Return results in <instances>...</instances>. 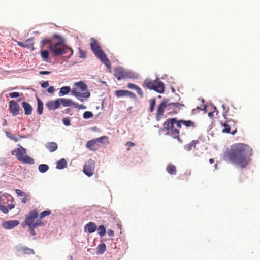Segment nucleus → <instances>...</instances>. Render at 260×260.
<instances>
[{
  "label": "nucleus",
  "mask_w": 260,
  "mask_h": 260,
  "mask_svg": "<svg viewBox=\"0 0 260 260\" xmlns=\"http://www.w3.org/2000/svg\"><path fill=\"white\" fill-rule=\"evenodd\" d=\"M9 109L12 116H15L19 114L20 106L16 101L11 100L9 102Z\"/></svg>",
  "instance_id": "nucleus-12"
},
{
  "label": "nucleus",
  "mask_w": 260,
  "mask_h": 260,
  "mask_svg": "<svg viewBox=\"0 0 260 260\" xmlns=\"http://www.w3.org/2000/svg\"><path fill=\"white\" fill-rule=\"evenodd\" d=\"M114 75L118 80L125 78L135 79L138 77V75L133 71L124 69L120 67H118L115 69Z\"/></svg>",
  "instance_id": "nucleus-7"
},
{
  "label": "nucleus",
  "mask_w": 260,
  "mask_h": 260,
  "mask_svg": "<svg viewBox=\"0 0 260 260\" xmlns=\"http://www.w3.org/2000/svg\"><path fill=\"white\" fill-rule=\"evenodd\" d=\"M5 197L8 200H9V198H12V196L9 194L6 195Z\"/></svg>",
  "instance_id": "nucleus-61"
},
{
  "label": "nucleus",
  "mask_w": 260,
  "mask_h": 260,
  "mask_svg": "<svg viewBox=\"0 0 260 260\" xmlns=\"http://www.w3.org/2000/svg\"><path fill=\"white\" fill-rule=\"evenodd\" d=\"M15 192L18 196H26V194L19 189H16Z\"/></svg>",
  "instance_id": "nucleus-50"
},
{
  "label": "nucleus",
  "mask_w": 260,
  "mask_h": 260,
  "mask_svg": "<svg viewBox=\"0 0 260 260\" xmlns=\"http://www.w3.org/2000/svg\"><path fill=\"white\" fill-rule=\"evenodd\" d=\"M54 90L55 89L53 86H50L47 89V92L49 93L52 94L54 93Z\"/></svg>",
  "instance_id": "nucleus-52"
},
{
  "label": "nucleus",
  "mask_w": 260,
  "mask_h": 260,
  "mask_svg": "<svg viewBox=\"0 0 260 260\" xmlns=\"http://www.w3.org/2000/svg\"><path fill=\"white\" fill-rule=\"evenodd\" d=\"M51 214V212L49 210H45L41 212L39 215V218L38 220H42L46 216H48Z\"/></svg>",
  "instance_id": "nucleus-38"
},
{
  "label": "nucleus",
  "mask_w": 260,
  "mask_h": 260,
  "mask_svg": "<svg viewBox=\"0 0 260 260\" xmlns=\"http://www.w3.org/2000/svg\"><path fill=\"white\" fill-rule=\"evenodd\" d=\"M81 91L77 87L72 88L71 90L72 94L81 102H83V100L81 98H87L90 95L89 92L81 93Z\"/></svg>",
  "instance_id": "nucleus-11"
},
{
  "label": "nucleus",
  "mask_w": 260,
  "mask_h": 260,
  "mask_svg": "<svg viewBox=\"0 0 260 260\" xmlns=\"http://www.w3.org/2000/svg\"><path fill=\"white\" fill-rule=\"evenodd\" d=\"M7 120H6L5 119L3 118V119H2V125L3 126H4L7 125Z\"/></svg>",
  "instance_id": "nucleus-56"
},
{
  "label": "nucleus",
  "mask_w": 260,
  "mask_h": 260,
  "mask_svg": "<svg viewBox=\"0 0 260 260\" xmlns=\"http://www.w3.org/2000/svg\"><path fill=\"white\" fill-rule=\"evenodd\" d=\"M127 145L129 146H133L134 145V144L132 142H129L127 143Z\"/></svg>",
  "instance_id": "nucleus-60"
},
{
  "label": "nucleus",
  "mask_w": 260,
  "mask_h": 260,
  "mask_svg": "<svg viewBox=\"0 0 260 260\" xmlns=\"http://www.w3.org/2000/svg\"><path fill=\"white\" fill-rule=\"evenodd\" d=\"M63 123L66 126H69L70 124V120L69 118H63L62 119Z\"/></svg>",
  "instance_id": "nucleus-44"
},
{
  "label": "nucleus",
  "mask_w": 260,
  "mask_h": 260,
  "mask_svg": "<svg viewBox=\"0 0 260 260\" xmlns=\"http://www.w3.org/2000/svg\"><path fill=\"white\" fill-rule=\"evenodd\" d=\"M71 91L70 86H63L60 89L58 95L60 96H62L68 94Z\"/></svg>",
  "instance_id": "nucleus-26"
},
{
  "label": "nucleus",
  "mask_w": 260,
  "mask_h": 260,
  "mask_svg": "<svg viewBox=\"0 0 260 260\" xmlns=\"http://www.w3.org/2000/svg\"><path fill=\"white\" fill-rule=\"evenodd\" d=\"M95 141H96L97 144H103L105 145H107L109 143V141L108 137L106 136H102L99 138L95 139Z\"/></svg>",
  "instance_id": "nucleus-28"
},
{
  "label": "nucleus",
  "mask_w": 260,
  "mask_h": 260,
  "mask_svg": "<svg viewBox=\"0 0 260 260\" xmlns=\"http://www.w3.org/2000/svg\"><path fill=\"white\" fill-rule=\"evenodd\" d=\"M51 73L49 71H41L40 72H39V74H41V75H49Z\"/></svg>",
  "instance_id": "nucleus-55"
},
{
  "label": "nucleus",
  "mask_w": 260,
  "mask_h": 260,
  "mask_svg": "<svg viewBox=\"0 0 260 260\" xmlns=\"http://www.w3.org/2000/svg\"><path fill=\"white\" fill-rule=\"evenodd\" d=\"M22 106L24 110L25 114L26 115H29L31 114L32 111V108L31 106L26 102H23Z\"/></svg>",
  "instance_id": "nucleus-20"
},
{
  "label": "nucleus",
  "mask_w": 260,
  "mask_h": 260,
  "mask_svg": "<svg viewBox=\"0 0 260 260\" xmlns=\"http://www.w3.org/2000/svg\"><path fill=\"white\" fill-rule=\"evenodd\" d=\"M180 124L184 125L187 128H194L196 126V123L191 120H180ZM180 127L181 125H180Z\"/></svg>",
  "instance_id": "nucleus-21"
},
{
  "label": "nucleus",
  "mask_w": 260,
  "mask_h": 260,
  "mask_svg": "<svg viewBox=\"0 0 260 260\" xmlns=\"http://www.w3.org/2000/svg\"><path fill=\"white\" fill-rule=\"evenodd\" d=\"M59 101L60 104L61 103L64 107L74 106V105H75V102L69 99L61 98L59 99Z\"/></svg>",
  "instance_id": "nucleus-19"
},
{
  "label": "nucleus",
  "mask_w": 260,
  "mask_h": 260,
  "mask_svg": "<svg viewBox=\"0 0 260 260\" xmlns=\"http://www.w3.org/2000/svg\"><path fill=\"white\" fill-rule=\"evenodd\" d=\"M252 153V149L249 145L237 143L232 145L230 149L224 152V159L243 169L250 162Z\"/></svg>",
  "instance_id": "nucleus-1"
},
{
  "label": "nucleus",
  "mask_w": 260,
  "mask_h": 260,
  "mask_svg": "<svg viewBox=\"0 0 260 260\" xmlns=\"http://www.w3.org/2000/svg\"><path fill=\"white\" fill-rule=\"evenodd\" d=\"M41 86L42 88H45L49 86L48 81H45L41 83Z\"/></svg>",
  "instance_id": "nucleus-53"
},
{
  "label": "nucleus",
  "mask_w": 260,
  "mask_h": 260,
  "mask_svg": "<svg viewBox=\"0 0 260 260\" xmlns=\"http://www.w3.org/2000/svg\"><path fill=\"white\" fill-rule=\"evenodd\" d=\"M127 87H128V88H129L131 89L136 90L138 87V86H137L133 83H129L127 85Z\"/></svg>",
  "instance_id": "nucleus-46"
},
{
  "label": "nucleus",
  "mask_w": 260,
  "mask_h": 260,
  "mask_svg": "<svg viewBox=\"0 0 260 260\" xmlns=\"http://www.w3.org/2000/svg\"><path fill=\"white\" fill-rule=\"evenodd\" d=\"M97 227L95 223L90 222L86 224L84 228V232H88L90 233H93L95 231Z\"/></svg>",
  "instance_id": "nucleus-18"
},
{
  "label": "nucleus",
  "mask_w": 260,
  "mask_h": 260,
  "mask_svg": "<svg viewBox=\"0 0 260 260\" xmlns=\"http://www.w3.org/2000/svg\"><path fill=\"white\" fill-rule=\"evenodd\" d=\"M33 40V38H30L27 40H26L25 42H17V44L19 46L27 48H31L32 51L34 50V48L33 47L34 43L32 42Z\"/></svg>",
  "instance_id": "nucleus-15"
},
{
  "label": "nucleus",
  "mask_w": 260,
  "mask_h": 260,
  "mask_svg": "<svg viewBox=\"0 0 260 260\" xmlns=\"http://www.w3.org/2000/svg\"><path fill=\"white\" fill-rule=\"evenodd\" d=\"M201 110H202V108L199 106L195 109H193L191 111L192 115L196 114L198 111H199Z\"/></svg>",
  "instance_id": "nucleus-49"
},
{
  "label": "nucleus",
  "mask_w": 260,
  "mask_h": 260,
  "mask_svg": "<svg viewBox=\"0 0 260 260\" xmlns=\"http://www.w3.org/2000/svg\"><path fill=\"white\" fill-rule=\"evenodd\" d=\"M167 172L171 174L174 175L176 173V169L175 166L170 164L166 167Z\"/></svg>",
  "instance_id": "nucleus-30"
},
{
  "label": "nucleus",
  "mask_w": 260,
  "mask_h": 260,
  "mask_svg": "<svg viewBox=\"0 0 260 260\" xmlns=\"http://www.w3.org/2000/svg\"><path fill=\"white\" fill-rule=\"evenodd\" d=\"M74 107L78 108L80 109H85L86 108V106L83 105H78L77 103H75V105H74Z\"/></svg>",
  "instance_id": "nucleus-48"
},
{
  "label": "nucleus",
  "mask_w": 260,
  "mask_h": 260,
  "mask_svg": "<svg viewBox=\"0 0 260 260\" xmlns=\"http://www.w3.org/2000/svg\"><path fill=\"white\" fill-rule=\"evenodd\" d=\"M37 103H38V106H37V113L39 115H41L43 113V103L42 102V101L39 99V98H37Z\"/></svg>",
  "instance_id": "nucleus-29"
},
{
  "label": "nucleus",
  "mask_w": 260,
  "mask_h": 260,
  "mask_svg": "<svg viewBox=\"0 0 260 260\" xmlns=\"http://www.w3.org/2000/svg\"><path fill=\"white\" fill-rule=\"evenodd\" d=\"M38 213L37 210H34L29 213L28 215L25 219V223L26 225L29 227V229L31 235L35 236L36 235L35 228L37 226L43 225V222L41 220H37L34 222L35 219L37 218Z\"/></svg>",
  "instance_id": "nucleus-4"
},
{
  "label": "nucleus",
  "mask_w": 260,
  "mask_h": 260,
  "mask_svg": "<svg viewBox=\"0 0 260 260\" xmlns=\"http://www.w3.org/2000/svg\"><path fill=\"white\" fill-rule=\"evenodd\" d=\"M67 166V162L64 158H61L59 161H58L56 163V168L57 169H63L65 168H66Z\"/></svg>",
  "instance_id": "nucleus-24"
},
{
  "label": "nucleus",
  "mask_w": 260,
  "mask_h": 260,
  "mask_svg": "<svg viewBox=\"0 0 260 260\" xmlns=\"http://www.w3.org/2000/svg\"><path fill=\"white\" fill-rule=\"evenodd\" d=\"M86 147L88 149L93 151H95L100 148V145L97 144V142L95 141V139H92L87 141L86 144Z\"/></svg>",
  "instance_id": "nucleus-16"
},
{
  "label": "nucleus",
  "mask_w": 260,
  "mask_h": 260,
  "mask_svg": "<svg viewBox=\"0 0 260 260\" xmlns=\"http://www.w3.org/2000/svg\"><path fill=\"white\" fill-rule=\"evenodd\" d=\"M198 143H199V140H193L190 143L184 145V148L186 151H190L193 148H195L196 144H197Z\"/></svg>",
  "instance_id": "nucleus-23"
},
{
  "label": "nucleus",
  "mask_w": 260,
  "mask_h": 260,
  "mask_svg": "<svg viewBox=\"0 0 260 260\" xmlns=\"http://www.w3.org/2000/svg\"><path fill=\"white\" fill-rule=\"evenodd\" d=\"M91 41L90 47L94 54L99 58L102 63H103L107 67L110 68V61L108 59L106 54L101 49L96 40L92 38H91Z\"/></svg>",
  "instance_id": "nucleus-5"
},
{
  "label": "nucleus",
  "mask_w": 260,
  "mask_h": 260,
  "mask_svg": "<svg viewBox=\"0 0 260 260\" xmlns=\"http://www.w3.org/2000/svg\"><path fill=\"white\" fill-rule=\"evenodd\" d=\"M59 99H57L56 100L49 101L46 104V107L49 110H55L57 109L60 106Z\"/></svg>",
  "instance_id": "nucleus-17"
},
{
  "label": "nucleus",
  "mask_w": 260,
  "mask_h": 260,
  "mask_svg": "<svg viewBox=\"0 0 260 260\" xmlns=\"http://www.w3.org/2000/svg\"><path fill=\"white\" fill-rule=\"evenodd\" d=\"M75 86L82 92L85 91L87 89V85L83 81H79L75 83Z\"/></svg>",
  "instance_id": "nucleus-25"
},
{
  "label": "nucleus",
  "mask_w": 260,
  "mask_h": 260,
  "mask_svg": "<svg viewBox=\"0 0 260 260\" xmlns=\"http://www.w3.org/2000/svg\"><path fill=\"white\" fill-rule=\"evenodd\" d=\"M44 44L49 43L48 49L54 56H59L63 54L67 53L68 52H71V54L68 58H70L73 54V50L65 45L62 41L57 42H50V40L44 39L42 41Z\"/></svg>",
  "instance_id": "nucleus-2"
},
{
  "label": "nucleus",
  "mask_w": 260,
  "mask_h": 260,
  "mask_svg": "<svg viewBox=\"0 0 260 260\" xmlns=\"http://www.w3.org/2000/svg\"><path fill=\"white\" fill-rule=\"evenodd\" d=\"M208 116L209 117H210V118H212L213 116V113L212 112H210L208 113Z\"/></svg>",
  "instance_id": "nucleus-59"
},
{
  "label": "nucleus",
  "mask_w": 260,
  "mask_h": 260,
  "mask_svg": "<svg viewBox=\"0 0 260 260\" xmlns=\"http://www.w3.org/2000/svg\"><path fill=\"white\" fill-rule=\"evenodd\" d=\"M14 207H15V205L14 204H11L8 205V206H7V208H8V209L9 210H11L13 208H14Z\"/></svg>",
  "instance_id": "nucleus-57"
},
{
  "label": "nucleus",
  "mask_w": 260,
  "mask_h": 260,
  "mask_svg": "<svg viewBox=\"0 0 260 260\" xmlns=\"http://www.w3.org/2000/svg\"><path fill=\"white\" fill-rule=\"evenodd\" d=\"M178 103L169 102L168 100H165L161 102L157 107V111L156 113V120L159 121L164 115L165 111L167 109L169 110L171 108L172 106H178Z\"/></svg>",
  "instance_id": "nucleus-8"
},
{
  "label": "nucleus",
  "mask_w": 260,
  "mask_h": 260,
  "mask_svg": "<svg viewBox=\"0 0 260 260\" xmlns=\"http://www.w3.org/2000/svg\"><path fill=\"white\" fill-rule=\"evenodd\" d=\"M23 251L25 254H34V251L32 249H30L28 247L23 248Z\"/></svg>",
  "instance_id": "nucleus-40"
},
{
  "label": "nucleus",
  "mask_w": 260,
  "mask_h": 260,
  "mask_svg": "<svg viewBox=\"0 0 260 260\" xmlns=\"http://www.w3.org/2000/svg\"><path fill=\"white\" fill-rule=\"evenodd\" d=\"M9 96L11 98H17L20 96V94L19 92H11L9 94Z\"/></svg>",
  "instance_id": "nucleus-45"
},
{
  "label": "nucleus",
  "mask_w": 260,
  "mask_h": 260,
  "mask_svg": "<svg viewBox=\"0 0 260 260\" xmlns=\"http://www.w3.org/2000/svg\"><path fill=\"white\" fill-rule=\"evenodd\" d=\"M126 96L129 97L132 99H136V95L132 92L127 90Z\"/></svg>",
  "instance_id": "nucleus-43"
},
{
  "label": "nucleus",
  "mask_w": 260,
  "mask_h": 260,
  "mask_svg": "<svg viewBox=\"0 0 260 260\" xmlns=\"http://www.w3.org/2000/svg\"><path fill=\"white\" fill-rule=\"evenodd\" d=\"M6 135L8 138H9L11 140H14L15 142L18 141V140L15 137H14L13 135L10 132H6Z\"/></svg>",
  "instance_id": "nucleus-41"
},
{
  "label": "nucleus",
  "mask_w": 260,
  "mask_h": 260,
  "mask_svg": "<svg viewBox=\"0 0 260 260\" xmlns=\"http://www.w3.org/2000/svg\"><path fill=\"white\" fill-rule=\"evenodd\" d=\"M209 162H210V164H213L214 162V160L212 158H211L209 159Z\"/></svg>",
  "instance_id": "nucleus-62"
},
{
  "label": "nucleus",
  "mask_w": 260,
  "mask_h": 260,
  "mask_svg": "<svg viewBox=\"0 0 260 260\" xmlns=\"http://www.w3.org/2000/svg\"><path fill=\"white\" fill-rule=\"evenodd\" d=\"M3 203L4 202L0 200V211L5 214L8 213L9 209L7 207L3 204Z\"/></svg>",
  "instance_id": "nucleus-37"
},
{
  "label": "nucleus",
  "mask_w": 260,
  "mask_h": 260,
  "mask_svg": "<svg viewBox=\"0 0 260 260\" xmlns=\"http://www.w3.org/2000/svg\"><path fill=\"white\" fill-rule=\"evenodd\" d=\"M49 169V167L46 164H41L38 167V170L40 173H44Z\"/></svg>",
  "instance_id": "nucleus-33"
},
{
  "label": "nucleus",
  "mask_w": 260,
  "mask_h": 260,
  "mask_svg": "<svg viewBox=\"0 0 260 260\" xmlns=\"http://www.w3.org/2000/svg\"><path fill=\"white\" fill-rule=\"evenodd\" d=\"M107 234L109 237H112L114 234V232L111 229H108L107 231Z\"/></svg>",
  "instance_id": "nucleus-51"
},
{
  "label": "nucleus",
  "mask_w": 260,
  "mask_h": 260,
  "mask_svg": "<svg viewBox=\"0 0 260 260\" xmlns=\"http://www.w3.org/2000/svg\"><path fill=\"white\" fill-rule=\"evenodd\" d=\"M226 113L227 112L223 114V116L226 119V121L223 124L221 123L222 126L224 127V129H222V132L234 135L237 132L236 121L232 119H228L226 115Z\"/></svg>",
  "instance_id": "nucleus-9"
},
{
  "label": "nucleus",
  "mask_w": 260,
  "mask_h": 260,
  "mask_svg": "<svg viewBox=\"0 0 260 260\" xmlns=\"http://www.w3.org/2000/svg\"><path fill=\"white\" fill-rule=\"evenodd\" d=\"M149 102L150 103L149 111L152 113L153 112L156 105V100L155 98H152L150 99Z\"/></svg>",
  "instance_id": "nucleus-36"
},
{
  "label": "nucleus",
  "mask_w": 260,
  "mask_h": 260,
  "mask_svg": "<svg viewBox=\"0 0 260 260\" xmlns=\"http://www.w3.org/2000/svg\"><path fill=\"white\" fill-rule=\"evenodd\" d=\"M167 134L179 140V120L176 118H169L164 123Z\"/></svg>",
  "instance_id": "nucleus-3"
},
{
  "label": "nucleus",
  "mask_w": 260,
  "mask_h": 260,
  "mask_svg": "<svg viewBox=\"0 0 260 260\" xmlns=\"http://www.w3.org/2000/svg\"><path fill=\"white\" fill-rule=\"evenodd\" d=\"M45 147L50 152H53L57 150L58 145L56 143L51 142L46 144Z\"/></svg>",
  "instance_id": "nucleus-22"
},
{
  "label": "nucleus",
  "mask_w": 260,
  "mask_h": 260,
  "mask_svg": "<svg viewBox=\"0 0 260 260\" xmlns=\"http://www.w3.org/2000/svg\"><path fill=\"white\" fill-rule=\"evenodd\" d=\"M127 90H117L115 92V94L117 98L126 96Z\"/></svg>",
  "instance_id": "nucleus-32"
},
{
  "label": "nucleus",
  "mask_w": 260,
  "mask_h": 260,
  "mask_svg": "<svg viewBox=\"0 0 260 260\" xmlns=\"http://www.w3.org/2000/svg\"><path fill=\"white\" fill-rule=\"evenodd\" d=\"M106 250V246L105 244L102 243L98 246L96 253L98 254H102L105 252Z\"/></svg>",
  "instance_id": "nucleus-31"
},
{
  "label": "nucleus",
  "mask_w": 260,
  "mask_h": 260,
  "mask_svg": "<svg viewBox=\"0 0 260 260\" xmlns=\"http://www.w3.org/2000/svg\"><path fill=\"white\" fill-rule=\"evenodd\" d=\"M95 168V161L93 160L89 159L84 165L83 167V172L87 176L90 177L93 174V171Z\"/></svg>",
  "instance_id": "nucleus-10"
},
{
  "label": "nucleus",
  "mask_w": 260,
  "mask_h": 260,
  "mask_svg": "<svg viewBox=\"0 0 260 260\" xmlns=\"http://www.w3.org/2000/svg\"><path fill=\"white\" fill-rule=\"evenodd\" d=\"M11 154L13 155H16L17 159L20 161V158H23L24 155H26V150L19 145V148H17V149L12 151Z\"/></svg>",
  "instance_id": "nucleus-13"
},
{
  "label": "nucleus",
  "mask_w": 260,
  "mask_h": 260,
  "mask_svg": "<svg viewBox=\"0 0 260 260\" xmlns=\"http://www.w3.org/2000/svg\"><path fill=\"white\" fill-rule=\"evenodd\" d=\"M3 196V194H2V193L1 192H0V200L2 201V197Z\"/></svg>",
  "instance_id": "nucleus-64"
},
{
  "label": "nucleus",
  "mask_w": 260,
  "mask_h": 260,
  "mask_svg": "<svg viewBox=\"0 0 260 260\" xmlns=\"http://www.w3.org/2000/svg\"><path fill=\"white\" fill-rule=\"evenodd\" d=\"M144 86L150 90H154L158 93H162L165 90V85L158 79L152 80L146 79L144 82Z\"/></svg>",
  "instance_id": "nucleus-6"
},
{
  "label": "nucleus",
  "mask_w": 260,
  "mask_h": 260,
  "mask_svg": "<svg viewBox=\"0 0 260 260\" xmlns=\"http://www.w3.org/2000/svg\"><path fill=\"white\" fill-rule=\"evenodd\" d=\"M19 223V221L17 220H8L4 221L2 225L5 229H11L18 225Z\"/></svg>",
  "instance_id": "nucleus-14"
},
{
  "label": "nucleus",
  "mask_w": 260,
  "mask_h": 260,
  "mask_svg": "<svg viewBox=\"0 0 260 260\" xmlns=\"http://www.w3.org/2000/svg\"><path fill=\"white\" fill-rule=\"evenodd\" d=\"M41 55L42 58L45 61L48 62L49 59V53L46 50H42L41 51Z\"/></svg>",
  "instance_id": "nucleus-35"
},
{
  "label": "nucleus",
  "mask_w": 260,
  "mask_h": 260,
  "mask_svg": "<svg viewBox=\"0 0 260 260\" xmlns=\"http://www.w3.org/2000/svg\"><path fill=\"white\" fill-rule=\"evenodd\" d=\"M20 159H21L20 161L24 164L32 165L35 163L34 159L32 158H31V157H30L27 155H24V156L23 158H20Z\"/></svg>",
  "instance_id": "nucleus-27"
},
{
  "label": "nucleus",
  "mask_w": 260,
  "mask_h": 260,
  "mask_svg": "<svg viewBox=\"0 0 260 260\" xmlns=\"http://www.w3.org/2000/svg\"><path fill=\"white\" fill-rule=\"evenodd\" d=\"M53 37L55 38H56V39H60L61 38L60 36L58 34H54L53 35Z\"/></svg>",
  "instance_id": "nucleus-58"
},
{
  "label": "nucleus",
  "mask_w": 260,
  "mask_h": 260,
  "mask_svg": "<svg viewBox=\"0 0 260 260\" xmlns=\"http://www.w3.org/2000/svg\"><path fill=\"white\" fill-rule=\"evenodd\" d=\"M98 232L101 237H103L106 234V228L105 227L101 225L98 228Z\"/></svg>",
  "instance_id": "nucleus-34"
},
{
  "label": "nucleus",
  "mask_w": 260,
  "mask_h": 260,
  "mask_svg": "<svg viewBox=\"0 0 260 260\" xmlns=\"http://www.w3.org/2000/svg\"><path fill=\"white\" fill-rule=\"evenodd\" d=\"M93 114L91 112L86 111L83 113V117L84 119H89L93 117Z\"/></svg>",
  "instance_id": "nucleus-39"
},
{
  "label": "nucleus",
  "mask_w": 260,
  "mask_h": 260,
  "mask_svg": "<svg viewBox=\"0 0 260 260\" xmlns=\"http://www.w3.org/2000/svg\"><path fill=\"white\" fill-rule=\"evenodd\" d=\"M137 93L140 95L141 98H142L143 96V92L142 89L138 86V87L136 89Z\"/></svg>",
  "instance_id": "nucleus-47"
},
{
  "label": "nucleus",
  "mask_w": 260,
  "mask_h": 260,
  "mask_svg": "<svg viewBox=\"0 0 260 260\" xmlns=\"http://www.w3.org/2000/svg\"><path fill=\"white\" fill-rule=\"evenodd\" d=\"M79 56L81 58H84L86 57L85 52L81 48H79Z\"/></svg>",
  "instance_id": "nucleus-42"
},
{
  "label": "nucleus",
  "mask_w": 260,
  "mask_h": 260,
  "mask_svg": "<svg viewBox=\"0 0 260 260\" xmlns=\"http://www.w3.org/2000/svg\"><path fill=\"white\" fill-rule=\"evenodd\" d=\"M24 196V197L21 199V202H22V203L25 204L26 203V202L28 200L27 197H28V196L26 194V196Z\"/></svg>",
  "instance_id": "nucleus-54"
},
{
  "label": "nucleus",
  "mask_w": 260,
  "mask_h": 260,
  "mask_svg": "<svg viewBox=\"0 0 260 260\" xmlns=\"http://www.w3.org/2000/svg\"><path fill=\"white\" fill-rule=\"evenodd\" d=\"M201 110H204L205 112L207 111L206 107L205 106H204L203 108H202Z\"/></svg>",
  "instance_id": "nucleus-63"
}]
</instances>
